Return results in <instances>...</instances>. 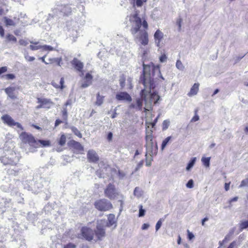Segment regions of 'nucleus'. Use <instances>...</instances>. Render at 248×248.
I'll list each match as a JSON object with an SVG mask.
<instances>
[{
	"instance_id": "1",
	"label": "nucleus",
	"mask_w": 248,
	"mask_h": 248,
	"mask_svg": "<svg viewBox=\"0 0 248 248\" xmlns=\"http://www.w3.org/2000/svg\"><path fill=\"white\" fill-rule=\"evenodd\" d=\"M143 73L140 76V82L144 85V88L140 91V98L136 99V110L141 111L142 110L143 101L145 102L146 105H148V98L147 97L146 92L150 91L151 89L155 88V79L158 78L164 80V77L162 76L159 65H152L143 64Z\"/></svg>"
},
{
	"instance_id": "2",
	"label": "nucleus",
	"mask_w": 248,
	"mask_h": 248,
	"mask_svg": "<svg viewBox=\"0 0 248 248\" xmlns=\"http://www.w3.org/2000/svg\"><path fill=\"white\" fill-rule=\"evenodd\" d=\"M145 9L140 10L135 8L133 14L129 17L131 28L130 31L135 40H138L143 45L148 43V34L146 30L148 28V23L145 18Z\"/></svg>"
},
{
	"instance_id": "3",
	"label": "nucleus",
	"mask_w": 248,
	"mask_h": 248,
	"mask_svg": "<svg viewBox=\"0 0 248 248\" xmlns=\"http://www.w3.org/2000/svg\"><path fill=\"white\" fill-rule=\"evenodd\" d=\"M14 144L6 142L3 147L4 155L0 156V162L4 165L16 166L20 159L19 154L13 150Z\"/></svg>"
},
{
	"instance_id": "4",
	"label": "nucleus",
	"mask_w": 248,
	"mask_h": 248,
	"mask_svg": "<svg viewBox=\"0 0 248 248\" xmlns=\"http://www.w3.org/2000/svg\"><path fill=\"white\" fill-rule=\"evenodd\" d=\"M146 140V154L145 156H147V154H149L151 156L155 155L157 153L158 146L157 143H155L153 140V136L152 133L147 135L145 137Z\"/></svg>"
},
{
	"instance_id": "5",
	"label": "nucleus",
	"mask_w": 248,
	"mask_h": 248,
	"mask_svg": "<svg viewBox=\"0 0 248 248\" xmlns=\"http://www.w3.org/2000/svg\"><path fill=\"white\" fill-rule=\"evenodd\" d=\"M20 138L23 142L28 143L31 146V152L35 151L34 149L39 147L38 142L32 135L23 132L20 135Z\"/></svg>"
},
{
	"instance_id": "6",
	"label": "nucleus",
	"mask_w": 248,
	"mask_h": 248,
	"mask_svg": "<svg viewBox=\"0 0 248 248\" xmlns=\"http://www.w3.org/2000/svg\"><path fill=\"white\" fill-rule=\"evenodd\" d=\"M44 183H47L44 178L36 176L34 180L31 182V185L28 187V189L34 193L38 192V190L43 188Z\"/></svg>"
},
{
	"instance_id": "7",
	"label": "nucleus",
	"mask_w": 248,
	"mask_h": 248,
	"mask_svg": "<svg viewBox=\"0 0 248 248\" xmlns=\"http://www.w3.org/2000/svg\"><path fill=\"white\" fill-rule=\"evenodd\" d=\"M94 205L98 210L107 211L112 208L111 203L106 199H102L95 202Z\"/></svg>"
},
{
	"instance_id": "8",
	"label": "nucleus",
	"mask_w": 248,
	"mask_h": 248,
	"mask_svg": "<svg viewBox=\"0 0 248 248\" xmlns=\"http://www.w3.org/2000/svg\"><path fill=\"white\" fill-rule=\"evenodd\" d=\"M106 197L110 200H114L118 195L119 193L114 185L109 183L104 190Z\"/></svg>"
},
{
	"instance_id": "9",
	"label": "nucleus",
	"mask_w": 248,
	"mask_h": 248,
	"mask_svg": "<svg viewBox=\"0 0 248 248\" xmlns=\"http://www.w3.org/2000/svg\"><path fill=\"white\" fill-rule=\"evenodd\" d=\"M82 236L87 241H91L93 238L94 232L92 229L84 227L81 229Z\"/></svg>"
},
{
	"instance_id": "10",
	"label": "nucleus",
	"mask_w": 248,
	"mask_h": 248,
	"mask_svg": "<svg viewBox=\"0 0 248 248\" xmlns=\"http://www.w3.org/2000/svg\"><path fill=\"white\" fill-rule=\"evenodd\" d=\"M151 89L150 91H148L146 92L147 94V97L148 98V105H151L152 102H154L155 104H156L160 99V96L157 94V93L154 92H151L152 89Z\"/></svg>"
},
{
	"instance_id": "11",
	"label": "nucleus",
	"mask_w": 248,
	"mask_h": 248,
	"mask_svg": "<svg viewBox=\"0 0 248 248\" xmlns=\"http://www.w3.org/2000/svg\"><path fill=\"white\" fill-rule=\"evenodd\" d=\"M87 158L89 162L96 163L98 161L99 157L95 151L93 149L89 150L87 154Z\"/></svg>"
},
{
	"instance_id": "12",
	"label": "nucleus",
	"mask_w": 248,
	"mask_h": 248,
	"mask_svg": "<svg viewBox=\"0 0 248 248\" xmlns=\"http://www.w3.org/2000/svg\"><path fill=\"white\" fill-rule=\"evenodd\" d=\"M116 99L118 101H125L131 102L132 98L131 96L125 92H121L116 94Z\"/></svg>"
},
{
	"instance_id": "13",
	"label": "nucleus",
	"mask_w": 248,
	"mask_h": 248,
	"mask_svg": "<svg viewBox=\"0 0 248 248\" xmlns=\"http://www.w3.org/2000/svg\"><path fill=\"white\" fill-rule=\"evenodd\" d=\"M37 102L41 103L43 108L46 109L50 108L54 104L50 99L47 98H38Z\"/></svg>"
},
{
	"instance_id": "14",
	"label": "nucleus",
	"mask_w": 248,
	"mask_h": 248,
	"mask_svg": "<svg viewBox=\"0 0 248 248\" xmlns=\"http://www.w3.org/2000/svg\"><path fill=\"white\" fill-rule=\"evenodd\" d=\"M57 9L60 11V12L62 13L63 15L68 16L72 12V8L67 4H63L61 5H57Z\"/></svg>"
},
{
	"instance_id": "15",
	"label": "nucleus",
	"mask_w": 248,
	"mask_h": 248,
	"mask_svg": "<svg viewBox=\"0 0 248 248\" xmlns=\"http://www.w3.org/2000/svg\"><path fill=\"white\" fill-rule=\"evenodd\" d=\"M71 63L77 71L78 72L82 71L84 64L78 59L76 58H74L71 62Z\"/></svg>"
},
{
	"instance_id": "16",
	"label": "nucleus",
	"mask_w": 248,
	"mask_h": 248,
	"mask_svg": "<svg viewBox=\"0 0 248 248\" xmlns=\"http://www.w3.org/2000/svg\"><path fill=\"white\" fill-rule=\"evenodd\" d=\"M68 144L69 146L73 148L74 149L76 150L79 152L84 150L83 146L79 142L76 141L75 140H72L70 141Z\"/></svg>"
},
{
	"instance_id": "17",
	"label": "nucleus",
	"mask_w": 248,
	"mask_h": 248,
	"mask_svg": "<svg viewBox=\"0 0 248 248\" xmlns=\"http://www.w3.org/2000/svg\"><path fill=\"white\" fill-rule=\"evenodd\" d=\"M94 232L99 240H101L102 238L105 236V231L100 225H97Z\"/></svg>"
},
{
	"instance_id": "18",
	"label": "nucleus",
	"mask_w": 248,
	"mask_h": 248,
	"mask_svg": "<svg viewBox=\"0 0 248 248\" xmlns=\"http://www.w3.org/2000/svg\"><path fill=\"white\" fill-rule=\"evenodd\" d=\"M4 123L11 127H14L15 121L14 120L8 115H4L1 117Z\"/></svg>"
},
{
	"instance_id": "19",
	"label": "nucleus",
	"mask_w": 248,
	"mask_h": 248,
	"mask_svg": "<svg viewBox=\"0 0 248 248\" xmlns=\"http://www.w3.org/2000/svg\"><path fill=\"white\" fill-rule=\"evenodd\" d=\"M15 88L14 87H8L5 89V92L8 96L12 99L16 98V95L15 94L14 92Z\"/></svg>"
},
{
	"instance_id": "20",
	"label": "nucleus",
	"mask_w": 248,
	"mask_h": 248,
	"mask_svg": "<svg viewBox=\"0 0 248 248\" xmlns=\"http://www.w3.org/2000/svg\"><path fill=\"white\" fill-rule=\"evenodd\" d=\"M116 223L115 217L114 214H110L108 216V222L107 226L108 227L112 226L113 225Z\"/></svg>"
},
{
	"instance_id": "21",
	"label": "nucleus",
	"mask_w": 248,
	"mask_h": 248,
	"mask_svg": "<svg viewBox=\"0 0 248 248\" xmlns=\"http://www.w3.org/2000/svg\"><path fill=\"white\" fill-rule=\"evenodd\" d=\"M199 85L200 84L199 83H194L193 86L191 87L189 93H188V95L189 96H192L196 94L199 91Z\"/></svg>"
},
{
	"instance_id": "22",
	"label": "nucleus",
	"mask_w": 248,
	"mask_h": 248,
	"mask_svg": "<svg viewBox=\"0 0 248 248\" xmlns=\"http://www.w3.org/2000/svg\"><path fill=\"white\" fill-rule=\"evenodd\" d=\"M3 19L5 25L7 27L16 26V23L13 20L10 19L6 16L4 17Z\"/></svg>"
},
{
	"instance_id": "23",
	"label": "nucleus",
	"mask_w": 248,
	"mask_h": 248,
	"mask_svg": "<svg viewBox=\"0 0 248 248\" xmlns=\"http://www.w3.org/2000/svg\"><path fill=\"white\" fill-rule=\"evenodd\" d=\"M142 190L139 187H136L134 189L133 194L138 198H140L143 195Z\"/></svg>"
},
{
	"instance_id": "24",
	"label": "nucleus",
	"mask_w": 248,
	"mask_h": 248,
	"mask_svg": "<svg viewBox=\"0 0 248 248\" xmlns=\"http://www.w3.org/2000/svg\"><path fill=\"white\" fill-rule=\"evenodd\" d=\"M196 159L197 158L195 157H192L190 159L186 167V170L187 171L190 170L193 168L196 161Z\"/></svg>"
},
{
	"instance_id": "25",
	"label": "nucleus",
	"mask_w": 248,
	"mask_h": 248,
	"mask_svg": "<svg viewBox=\"0 0 248 248\" xmlns=\"http://www.w3.org/2000/svg\"><path fill=\"white\" fill-rule=\"evenodd\" d=\"M104 98V96H101L100 95L99 93H98L96 96L95 104L98 106H101L103 103Z\"/></svg>"
},
{
	"instance_id": "26",
	"label": "nucleus",
	"mask_w": 248,
	"mask_h": 248,
	"mask_svg": "<svg viewBox=\"0 0 248 248\" xmlns=\"http://www.w3.org/2000/svg\"><path fill=\"white\" fill-rule=\"evenodd\" d=\"M210 157H202L201 161L203 165L205 167H209L210 166Z\"/></svg>"
},
{
	"instance_id": "27",
	"label": "nucleus",
	"mask_w": 248,
	"mask_h": 248,
	"mask_svg": "<svg viewBox=\"0 0 248 248\" xmlns=\"http://www.w3.org/2000/svg\"><path fill=\"white\" fill-rule=\"evenodd\" d=\"M168 215L164 216V217L160 218L155 225V231L157 232L160 228L162 222L165 220Z\"/></svg>"
},
{
	"instance_id": "28",
	"label": "nucleus",
	"mask_w": 248,
	"mask_h": 248,
	"mask_svg": "<svg viewBox=\"0 0 248 248\" xmlns=\"http://www.w3.org/2000/svg\"><path fill=\"white\" fill-rule=\"evenodd\" d=\"M171 139V137L169 136V137H167L166 138H165L162 141V142L161 144V150H163L165 149V148L166 147V146L167 145L168 143L170 141Z\"/></svg>"
},
{
	"instance_id": "29",
	"label": "nucleus",
	"mask_w": 248,
	"mask_h": 248,
	"mask_svg": "<svg viewBox=\"0 0 248 248\" xmlns=\"http://www.w3.org/2000/svg\"><path fill=\"white\" fill-rule=\"evenodd\" d=\"M147 0H136L134 1H131L133 3V6H136L138 8H141L143 3L145 2Z\"/></svg>"
},
{
	"instance_id": "30",
	"label": "nucleus",
	"mask_w": 248,
	"mask_h": 248,
	"mask_svg": "<svg viewBox=\"0 0 248 248\" xmlns=\"http://www.w3.org/2000/svg\"><path fill=\"white\" fill-rule=\"evenodd\" d=\"M163 36V33L159 30H157L154 34V38L155 40H161Z\"/></svg>"
},
{
	"instance_id": "31",
	"label": "nucleus",
	"mask_w": 248,
	"mask_h": 248,
	"mask_svg": "<svg viewBox=\"0 0 248 248\" xmlns=\"http://www.w3.org/2000/svg\"><path fill=\"white\" fill-rule=\"evenodd\" d=\"M70 129L72 130V131L74 133L75 135H76L77 136H78L79 138H82V134L80 133V132L77 129V127L72 126L70 127Z\"/></svg>"
},
{
	"instance_id": "32",
	"label": "nucleus",
	"mask_w": 248,
	"mask_h": 248,
	"mask_svg": "<svg viewBox=\"0 0 248 248\" xmlns=\"http://www.w3.org/2000/svg\"><path fill=\"white\" fill-rule=\"evenodd\" d=\"M6 38L7 41L16 43L17 41V39L13 35L8 33L6 35Z\"/></svg>"
},
{
	"instance_id": "33",
	"label": "nucleus",
	"mask_w": 248,
	"mask_h": 248,
	"mask_svg": "<svg viewBox=\"0 0 248 248\" xmlns=\"http://www.w3.org/2000/svg\"><path fill=\"white\" fill-rule=\"evenodd\" d=\"M66 140V136H65V135L63 134H62L61 135L60 138L58 140L59 144L62 146H63L65 144Z\"/></svg>"
},
{
	"instance_id": "34",
	"label": "nucleus",
	"mask_w": 248,
	"mask_h": 248,
	"mask_svg": "<svg viewBox=\"0 0 248 248\" xmlns=\"http://www.w3.org/2000/svg\"><path fill=\"white\" fill-rule=\"evenodd\" d=\"M37 141L38 142L39 147L40 146V144H41L43 147L49 146L50 145V143L49 140H38Z\"/></svg>"
},
{
	"instance_id": "35",
	"label": "nucleus",
	"mask_w": 248,
	"mask_h": 248,
	"mask_svg": "<svg viewBox=\"0 0 248 248\" xmlns=\"http://www.w3.org/2000/svg\"><path fill=\"white\" fill-rule=\"evenodd\" d=\"M170 124V121L169 120H165L162 123V130H166Z\"/></svg>"
},
{
	"instance_id": "36",
	"label": "nucleus",
	"mask_w": 248,
	"mask_h": 248,
	"mask_svg": "<svg viewBox=\"0 0 248 248\" xmlns=\"http://www.w3.org/2000/svg\"><path fill=\"white\" fill-rule=\"evenodd\" d=\"M1 78L7 80L14 79L15 78V76L13 74H7L2 76Z\"/></svg>"
},
{
	"instance_id": "37",
	"label": "nucleus",
	"mask_w": 248,
	"mask_h": 248,
	"mask_svg": "<svg viewBox=\"0 0 248 248\" xmlns=\"http://www.w3.org/2000/svg\"><path fill=\"white\" fill-rule=\"evenodd\" d=\"M176 67H177V69L181 71H183L185 68V67L183 65V63L179 60H177L176 62Z\"/></svg>"
},
{
	"instance_id": "38",
	"label": "nucleus",
	"mask_w": 248,
	"mask_h": 248,
	"mask_svg": "<svg viewBox=\"0 0 248 248\" xmlns=\"http://www.w3.org/2000/svg\"><path fill=\"white\" fill-rule=\"evenodd\" d=\"M139 217H142L145 215L146 211L145 209H143V206L142 205H140L139 206Z\"/></svg>"
},
{
	"instance_id": "39",
	"label": "nucleus",
	"mask_w": 248,
	"mask_h": 248,
	"mask_svg": "<svg viewBox=\"0 0 248 248\" xmlns=\"http://www.w3.org/2000/svg\"><path fill=\"white\" fill-rule=\"evenodd\" d=\"M92 81L84 80V82L82 83L81 87L82 88H86L91 85Z\"/></svg>"
},
{
	"instance_id": "40",
	"label": "nucleus",
	"mask_w": 248,
	"mask_h": 248,
	"mask_svg": "<svg viewBox=\"0 0 248 248\" xmlns=\"http://www.w3.org/2000/svg\"><path fill=\"white\" fill-rule=\"evenodd\" d=\"M241 230L246 229L248 228V220L243 221L240 225Z\"/></svg>"
},
{
	"instance_id": "41",
	"label": "nucleus",
	"mask_w": 248,
	"mask_h": 248,
	"mask_svg": "<svg viewBox=\"0 0 248 248\" xmlns=\"http://www.w3.org/2000/svg\"><path fill=\"white\" fill-rule=\"evenodd\" d=\"M42 47V49L44 50L52 51L55 50L52 46L46 45H43Z\"/></svg>"
},
{
	"instance_id": "42",
	"label": "nucleus",
	"mask_w": 248,
	"mask_h": 248,
	"mask_svg": "<svg viewBox=\"0 0 248 248\" xmlns=\"http://www.w3.org/2000/svg\"><path fill=\"white\" fill-rule=\"evenodd\" d=\"M19 172V170H8V173L9 174L13 175L14 176H16L18 174Z\"/></svg>"
},
{
	"instance_id": "43",
	"label": "nucleus",
	"mask_w": 248,
	"mask_h": 248,
	"mask_svg": "<svg viewBox=\"0 0 248 248\" xmlns=\"http://www.w3.org/2000/svg\"><path fill=\"white\" fill-rule=\"evenodd\" d=\"M0 188L3 191L5 192H8L10 190V189H11V184L9 185V186L3 185L1 186Z\"/></svg>"
},
{
	"instance_id": "44",
	"label": "nucleus",
	"mask_w": 248,
	"mask_h": 248,
	"mask_svg": "<svg viewBox=\"0 0 248 248\" xmlns=\"http://www.w3.org/2000/svg\"><path fill=\"white\" fill-rule=\"evenodd\" d=\"M182 19L181 17L178 18L176 20V25L178 27V31H180L181 29V23L182 22Z\"/></svg>"
},
{
	"instance_id": "45",
	"label": "nucleus",
	"mask_w": 248,
	"mask_h": 248,
	"mask_svg": "<svg viewBox=\"0 0 248 248\" xmlns=\"http://www.w3.org/2000/svg\"><path fill=\"white\" fill-rule=\"evenodd\" d=\"M186 186L188 188H192L194 186V182H193V180L190 179V180H188V181L187 182V183L186 184Z\"/></svg>"
},
{
	"instance_id": "46",
	"label": "nucleus",
	"mask_w": 248,
	"mask_h": 248,
	"mask_svg": "<svg viewBox=\"0 0 248 248\" xmlns=\"http://www.w3.org/2000/svg\"><path fill=\"white\" fill-rule=\"evenodd\" d=\"M42 46L39 45L37 46H33V45H30V48L32 50H36L38 49H42Z\"/></svg>"
},
{
	"instance_id": "47",
	"label": "nucleus",
	"mask_w": 248,
	"mask_h": 248,
	"mask_svg": "<svg viewBox=\"0 0 248 248\" xmlns=\"http://www.w3.org/2000/svg\"><path fill=\"white\" fill-rule=\"evenodd\" d=\"M62 116L63 117V119L64 120H67V110L65 108H63V110L62 111Z\"/></svg>"
},
{
	"instance_id": "48",
	"label": "nucleus",
	"mask_w": 248,
	"mask_h": 248,
	"mask_svg": "<svg viewBox=\"0 0 248 248\" xmlns=\"http://www.w3.org/2000/svg\"><path fill=\"white\" fill-rule=\"evenodd\" d=\"M167 59V57L165 54H163L159 57V61L161 62H166Z\"/></svg>"
},
{
	"instance_id": "49",
	"label": "nucleus",
	"mask_w": 248,
	"mask_h": 248,
	"mask_svg": "<svg viewBox=\"0 0 248 248\" xmlns=\"http://www.w3.org/2000/svg\"><path fill=\"white\" fill-rule=\"evenodd\" d=\"M93 76L89 73H88L86 74L84 80H87L90 81H92Z\"/></svg>"
},
{
	"instance_id": "50",
	"label": "nucleus",
	"mask_w": 248,
	"mask_h": 248,
	"mask_svg": "<svg viewBox=\"0 0 248 248\" xmlns=\"http://www.w3.org/2000/svg\"><path fill=\"white\" fill-rule=\"evenodd\" d=\"M19 44L21 46H26L28 44V42L24 39H20L19 40Z\"/></svg>"
},
{
	"instance_id": "51",
	"label": "nucleus",
	"mask_w": 248,
	"mask_h": 248,
	"mask_svg": "<svg viewBox=\"0 0 248 248\" xmlns=\"http://www.w3.org/2000/svg\"><path fill=\"white\" fill-rule=\"evenodd\" d=\"M120 85L122 88H124L125 86V79L124 78H121L120 80Z\"/></svg>"
},
{
	"instance_id": "52",
	"label": "nucleus",
	"mask_w": 248,
	"mask_h": 248,
	"mask_svg": "<svg viewBox=\"0 0 248 248\" xmlns=\"http://www.w3.org/2000/svg\"><path fill=\"white\" fill-rule=\"evenodd\" d=\"M76 248V245H75L72 243H69L67 244V245H66L65 246H64V248Z\"/></svg>"
},
{
	"instance_id": "53",
	"label": "nucleus",
	"mask_w": 248,
	"mask_h": 248,
	"mask_svg": "<svg viewBox=\"0 0 248 248\" xmlns=\"http://www.w3.org/2000/svg\"><path fill=\"white\" fill-rule=\"evenodd\" d=\"M227 248H237V243L234 241L232 242L228 246Z\"/></svg>"
},
{
	"instance_id": "54",
	"label": "nucleus",
	"mask_w": 248,
	"mask_h": 248,
	"mask_svg": "<svg viewBox=\"0 0 248 248\" xmlns=\"http://www.w3.org/2000/svg\"><path fill=\"white\" fill-rule=\"evenodd\" d=\"M143 163H144V161L143 160H141L140 161L137 165V167L135 169V171H138L139 170V169H140V168H141L143 165Z\"/></svg>"
},
{
	"instance_id": "55",
	"label": "nucleus",
	"mask_w": 248,
	"mask_h": 248,
	"mask_svg": "<svg viewBox=\"0 0 248 248\" xmlns=\"http://www.w3.org/2000/svg\"><path fill=\"white\" fill-rule=\"evenodd\" d=\"M194 237V235L192 232L187 230V238L189 240H191Z\"/></svg>"
},
{
	"instance_id": "56",
	"label": "nucleus",
	"mask_w": 248,
	"mask_h": 248,
	"mask_svg": "<svg viewBox=\"0 0 248 248\" xmlns=\"http://www.w3.org/2000/svg\"><path fill=\"white\" fill-rule=\"evenodd\" d=\"M25 58L29 62H32L35 60V58L32 56H29L28 55H25Z\"/></svg>"
},
{
	"instance_id": "57",
	"label": "nucleus",
	"mask_w": 248,
	"mask_h": 248,
	"mask_svg": "<svg viewBox=\"0 0 248 248\" xmlns=\"http://www.w3.org/2000/svg\"><path fill=\"white\" fill-rule=\"evenodd\" d=\"M146 165L147 166H150L151 165V161L153 160V158H152V157L151 156L150 157V160L149 161L148 159V157H147V156H146Z\"/></svg>"
},
{
	"instance_id": "58",
	"label": "nucleus",
	"mask_w": 248,
	"mask_h": 248,
	"mask_svg": "<svg viewBox=\"0 0 248 248\" xmlns=\"http://www.w3.org/2000/svg\"><path fill=\"white\" fill-rule=\"evenodd\" d=\"M7 70V67L6 66H3L0 67V75L2 73H5Z\"/></svg>"
},
{
	"instance_id": "59",
	"label": "nucleus",
	"mask_w": 248,
	"mask_h": 248,
	"mask_svg": "<svg viewBox=\"0 0 248 248\" xmlns=\"http://www.w3.org/2000/svg\"><path fill=\"white\" fill-rule=\"evenodd\" d=\"M14 126H16V127L20 129L21 130H22L23 129L22 126L20 124H19L18 122H15L14 124Z\"/></svg>"
},
{
	"instance_id": "60",
	"label": "nucleus",
	"mask_w": 248,
	"mask_h": 248,
	"mask_svg": "<svg viewBox=\"0 0 248 248\" xmlns=\"http://www.w3.org/2000/svg\"><path fill=\"white\" fill-rule=\"evenodd\" d=\"M118 202H120V207L119 210H120V212H121L123 210V205H124V201L122 200H119Z\"/></svg>"
},
{
	"instance_id": "61",
	"label": "nucleus",
	"mask_w": 248,
	"mask_h": 248,
	"mask_svg": "<svg viewBox=\"0 0 248 248\" xmlns=\"http://www.w3.org/2000/svg\"><path fill=\"white\" fill-rule=\"evenodd\" d=\"M96 175H97L99 178H104V176L102 174L100 170H98L96 171Z\"/></svg>"
},
{
	"instance_id": "62",
	"label": "nucleus",
	"mask_w": 248,
	"mask_h": 248,
	"mask_svg": "<svg viewBox=\"0 0 248 248\" xmlns=\"http://www.w3.org/2000/svg\"><path fill=\"white\" fill-rule=\"evenodd\" d=\"M4 35V30L1 26H0V36L3 37Z\"/></svg>"
},
{
	"instance_id": "63",
	"label": "nucleus",
	"mask_w": 248,
	"mask_h": 248,
	"mask_svg": "<svg viewBox=\"0 0 248 248\" xmlns=\"http://www.w3.org/2000/svg\"><path fill=\"white\" fill-rule=\"evenodd\" d=\"M60 88L61 89H63V84H64V78H61L60 81Z\"/></svg>"
},
{
	"instance_id": "64",
	"label": "nucleus",
	"mask_w": 248,
	"mask_h": 248,
	"mask_svg": "<svg viewBox=\"0 0 248 248\" xmlns=\"http://www.w3.org/2000/svg\"><path fill=\"white\" fill-rule=\"evenodd\" d=\"M199 120V116L196 114L191 119V122H196Z\"/></svg>"
}]
</instances>
